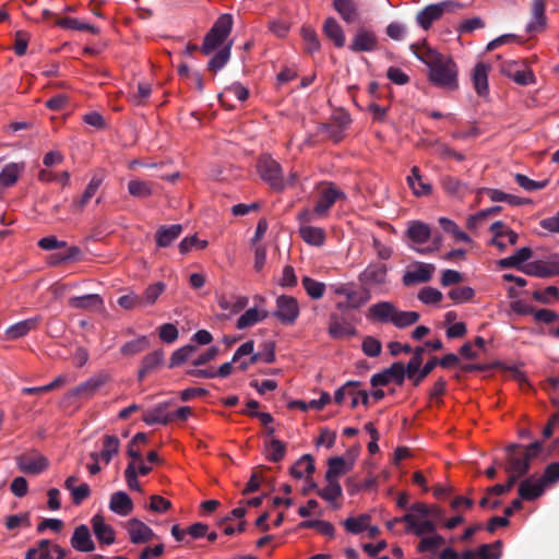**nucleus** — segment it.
<instances>
[{
    "label": "nucleus",
    "instance_id": "nucleus-21",
    "mask_svg": "<svg viewBox=\"0 0 559 559\" xmlns=\"http://www.w3.org/2000/svg\"><path fill=\"white\" fill-rule=\"evenodd\" d=\"M40 321L41 318L37 316L12 324L5 330L7 340L14 341L26 336L39 326Z\"/></svg>",
    "mask_w": 559,
    "mask_h": 559
},
{
    "label": "nucleus",
    "instance_id": "nucleus-47",
    "mask_svg": "<svg viewBox=\"0 0 559 559\" xmlns=\"http://www.w3.org/2000/svg\"><path fill=\"white\" fill-rule=\"evenodd\" d=\"M439 223L444 231L452 235L454 241L456 242H465V243H473V240L471 237L461 230L459 226L451 219L441 217L439 218Z\"/></svg>",
    "mask_w": 559,
    "mask_h": 559
},
{
    "label": "nucleus",
    "instance_id": "nucleus-55",
    "mask_svg": "<svg viewBox=\"0 0 559 559\" xmlns=\"http://www.w3.org/2000/svg\"><path fill=\"white\" fill-rule=\"evenodd\" d=\"M148 347V340L146 336H141L126 343L121 347V354L124 356H132L144 352Z\"/></svg>",
    "mask_w": 559,
    "mask_h": 559
},
{
    "label": "nucleus",
    "instance_id": "nucleus-10",
    "mask_svg": "<svg viewBox=\"0 0 559 559\" xmlns=\"http://www.w3.org/2000/svg\"><path fill=\"white\" fill-rule=\"evenodd\" d=\"M21 472L37 475L48 467V460L38 452H31L20 455L16 459Z\"/></svg>",
    "mask_w": 559,
    "mask_h": 559
},
{
    "label": "nucleus",
    "instance_id": "nucleus-60",
    "mask_svg": "<svg viewBox=\"0 0 559 559\" xmlns=\"http://www.w3.org/2000/svg\"><path fill=\"white\" fill-rule=\"evenodd\" d=\"M265 356L259 355L258 353L252 352L250 354V364L254 365L259 361H263L266 364H272L275 360V344L274 342H265L264 343Z\"/></svg>",
    "mask_w": 559,
    "mask_h": 559
},
{
    "label": "nucleus",
    "instance_id": "nucleus-31",
    "mask_svg": "<svg viewBox=\"0 0 559 559\" xmlns=\"http://www.w3.org/2000/svg\"><path fill=\"white\" fill-rule=\"evenodd\" d=\"M490 67L483 62L475 66L473 71V83L474 87L479 96H486L488 94V73Z\"/></svg>",
    "mask_w": 559,
    "mask_h": 559
},
{
    "label": "nucleus",
    "instance_id": "nucleus-13",
    "mask_svg": "<svg viewBox=\"0 0 559 559\" xmlns=\"http://www.w3.org/2000/svg\"><path fill=\"white\" fill-rule=\"evenodd\" d=\"M490 230L493 235L492 243L500 250H504L507 246H514L518 241V234L502 222L493 223Z\"/></svg>",
    "mask_w": 559,
    "mask_h": 559
},
{
    "label": "nucleus",
    "instance_id": "nucleus-40",
    "mask_svg": "<svg viewBox=\"0 0 559 559\" xmlns=\"http://www.w3.org/2000/svg\"><path fill=\"white\" fill-rule=\"evenodd\" d=\"M119 449L120 441L118 437L106 435L103 438V449L98 456L105 464H108L111 459L119 453Z\"/></svg>",
    "mask_w": 559,
    "mask_h": 559
},
{
    "label": "nucleus",
    "instance_id": "nucleus-7",
    "mask_svg": "<svg viewBox=\"0 0 559 559\" xmlns=\"http://www.w3.org/2000/svg\"><path fill=\"white\" fill-rule=\"evenodd\" d=\"M300 313L298 300L293 296L282 295L276 298L274 317L285 325L296 322Z\"/></svg>",
    "mask_w": 559,
    "mask_h": 559
},
{
    "label": "nucleus",
    "instance_id": "nucleus-51",
    "mask_svg": "<svg viewBox=\"0 0 559 559\" xmlns=\"http://www.w3.org/2000/svg\"><path fill=\"white\" fill-rule=\"evenodd\" d=\"M166 285L163 282H157L148 285L143 295L140 297L142 306H153L158 297L164 293Z\"/></svg>",
    "mask_w": 559,
    "mask_h": 559
},
{
    "label": "nucleus",
    "instance_id": "nucleus-37",
    "mask_svg": "<svg viewBox=\"0 0 559 559\" xmlns=\"http://www.w3.org/2000/svg\"><path fill=\"white\" fill-rule=\"evenodd\" d=\"M24 168L25 164L23 162L5 165L0 173V185L2 187H11L16 183Z\"/></svg>",
    "mask_w": 559,
    "mask_h": 559
},
{
    "label": "nucleus",
    "instance_id": "nucleus-48",
    "mask_svg": "<svg viewBox=\"0 0 559 559\" xmlns=\"http://www.w3.org/2000/svg\"><path fill=\"white\" fill-rule=\"evenodd\" d=\"M532 250L528 247L519 249L513 255L499 261L501 267H520V265L532 258Z\"/></svg>",
    "mask_w": 559,
    "mask_h": 559
},
{
    "label": "nucleus",
    "instance_id": "nucleus-63",
    "mask_svg": "<svg viewBox=\"0 0 559 559\" xmlns=\"http://www.w3.org/2000/svg\"><path fill=\"white\" fill-rule=\"evenodd\" d=\"M442 298V293L433 287H424L418 293V299L426 305L439 304Z\"/></svg>",
    "mask_w": 559,
    "mask_h": 559
},
{
    "label": "nucleus",
    "instance_id": "nucleus-64",
    "mask_svg": "<svg viewBox=\"0 0 559 559\" xmlns=\"http://www.w3.org/2000/svg\"><path fill=\"white\" fill-rule=\"evenodd\" d=\"M301 36L306 43V49L309 52L318 51L320 48V41L317 36V33L311 27H302Z\"/></svg>",
    "mask_w": 559,
    "mask_h": 559
},
{
    "label": "nucleus",
    "instance_id": "nucleus-22",
    "mask_svg": "<svg viewBox=\"0 0 559 559\" xmlns=\"http://www.w3.org/2000/svg\"><path fill=\"white\" fill-rule=\"evenodd\" d=\"M448 7L447 2L430 4L417 14L416 20L424 29H428L435 21L441 19Z\"/></svg>",
    "mask_w": 559,
    "mask_h": 559
},
{
    "label": "nucleus",
    "instance_id": "nucleus-27",
    "mask_svg": "<svg viewBox=\"0 0 559 559\" xmlns=\"http://www.w3.org/2000/svg\"><path fill=\"white\" fill-rule=\"evenodd\" d=\"M69 305L75 309L94 311L103 309L104 301L99 295L91 294L80 297H72L69 299Z\"/></svg>",
    "mask_w": 559,
    "mask_h": 559
},
{
    "label": "nucleus",
    "instance_id": "nucleus-38",
    "mask_svg": "<svg viewBox=\"0 0 559 559\" xmlns=\"http://www.w3.org/2000/svg\"><path fill=\"white\" fill-rule=\"evenodd\" d=\"M182 231V226L179 224L171 225L169 227L162 226L156 231L155 238L158 247H167L175 239L179 237Z\"/></svg>",
    "mask_w": 559,
    "mask_h": 559
},
{
    "label": "nucleus",
    "instance_id": "nucleus-36",
    "mask_svg": "<svg viewBox=\"0 0 559 559\" xmlns=\"http://www.w3.org/2000/svg\"><path fill=\"white\" fill-rule=\"evenodd\" d=\"M269 317L267 310L263 308H250L237 320V328L239 330L254 325L258 322L265 320Z\"/></svg>",
    "mask_w": 559,
    "mask_h": 559
},
{
    "label": "nucleus",
    "instance_id": "nucleus-14",
    "mask_svg": "<svg viewBox=\"0 0 559 559\" xmlns=\"http://www.w3.org/2000/svg\"><path fill=\"white\" fill-rule=\"evenodd\" d=\"M436 267L430 263H416L414 269L407 271L403 275V284L405 286H412L419 283H426L431 280Z\"/></svg>",
    "mask_w": 559,
    "mask_h": 559
},
{
    "label": "nucleus",
    "instance_id": "nucleus-23",
    "mask_svg": "<svg viewBox=\"0 0 559 559\" xmlns=\"http://www.w3.org/2000/svg\"><path fill=\"white\" fill-rule=\"evenodd\" d=\"M406 180L415 197H428L432 193V186L424 180V177L417 166L412 167L411 174L407 176Z\"/></svg>",
    "mask_w": 559,
    "mask_h": 559
},
{
    "label": "nucleus",
    "instance_id": "nucleus-59",
    "mask_svg": "<svg viewBox=\"0 0 559 559\" xmlns=\"http://www.w3.org/2000/svg\"><path fill=\"white\" fill-rule=\"evenodd\" d=\"M209 246L207 240L199 239L197 235L186 237L183 238L178 248L180 253L186 254L188 253L192 248H197L199 250H203Z\"/></svg>",
    "mask_w": 559,
    "mask_h": 559
},
{
    "label": "nucleus",
    "instance_id": "nucleus-18",
    "mask_svg": "<svg viewBox=\"0 0 559 559\" xmlns=\"http://www.w3.org/2000/svg\"><path fill=\"white\" fill-rule=\"evenodd\" d=\"M525 273L538 277L559 275V257H552L547 261H534L526 266Z\"/></svg>",
    "mask_w": 559,
    "mask_h": 559
},
{
    "label": "nucleus",
    "instance_id": "nucleus-20",
    "mask_svg": "<svg viewBox=\"0 0 559 559\" xmlns=\"http://www.w3.org/2000/svg\"><path fill=\"white\" fill-rule=\"evenodd\" d=\"M70 544L73 549L81 552H92L95 549L90 528L85 524L74 528Z\"/></svg>",
    "mask_w": 559,
    "mask_h": 559
},
{
    "label": "nucleus",
    "instance_id": "nucleus-49",
    "mask_svg": "<svg viewBox=\"0 0 559 559\" xmlns=\"http://www.w3.org/2000/svg\"><path fill=\"white\" fill-rule=\"evenodd\" d=\"M221 309L228 311L230 314H236L242 311L248 305V298L245 296H237L230 299L222 297L218 300Z\"/></svg>",
    "mask_w": 559,
    "mask_h": 559
},
{
    "label": "nucleus",
    "instance_id": "nucleus-42",
    "mask_svg": "<svg viewBox=\"0 0 559 559\" xmlns=\"http://www.w3.org/2000/svg\"><path fill=\"white\" fill-rule=\"evenodd\" d=\"M55 545L48 539H41L26 551L25 559H52L51 552Z\"/></svg>",
    "mask_w": 559,
    "mask_h": 559
},
{
    "label": "nucleus",
    "instance_id": "nucleus-58",
    "mask_svg": "<svg viewBox=\"0 0 559 559\" xmlns=\"http://www.w3.org/2000/svg\"><path fill=\"white\" fill-rule=\"evenodd\" d=\"M449 297L456 304L466 302L474 298L475 292L469 286H460L449 292Z\"/></svg>",
    "mask_w": 559,
    "mask_h": 559
},
{
    "label": "nucleus",
    "instance_id": "nucleus-11",
    "mask_svg": "<svg viewBox=\"0 0 559 559\" xmlns=\"http://www.w3.org/2000/svg\"><path fill=\"white\" fill-rule=\"evenodd\" d=\"M405 379V366L402 362H394L390 368L380 373H376L371 378L373 386L386 385L390 382H395L402 385Z\"/></svg>",
    "mask_w": 559,
    "mask_h": 559
},
{
    "label": "nucleus",
    "instance_id": "nucleus-3",
    "mask_svg": "<svg viewBox=\"0 0 559 559\" xmlns=\"http://www.w3.org/2000/svg\"><path fill=\"white\" fill-rule=\"evenodd\" d=\"M429 511L428 506L424 502L412 504L408 511L403 515L405 531L417 536L433 533L436 525L429 519Z\"/></svg>",
    "mask_w": 559,
    "mask_h": 559
},
{
    "label": "nucleus",
    "instance_id": "nucleus-41",
    "mask_svg": "<svg viewBox=\"0 0 559 559\" xmlns=\"http://www.w3.org/2000/svg\"><path fill=\"white\" fill-rule=\"evenodd\" d=\"M233 96L240 102H245L249 96V91L241 84H233L226 87L222 94H219L221 104L227 108H231V106L228 104V100Z\"/></svg>",
    "mask_w": 559,
    "mask_h": 559
},
{
    "label": "nucleus",
    "instance_id": "nucleus-4",
    "mask_svg": "<svg viewBox=\"0 0 559 559\" xmlns=\"http://www.w3.org/2000/svg\"><path fill=\"white\" fill-rule=\"evenodd\" d=\"M233 27V17L229 14L221 15L209 33L205 35L204 41L201 47L203 55H210L216 49L221 48L229 36Z\"/></svg>",
    "mask_w": 559,
    "mask_h": 559
},
{
    "label": "nucleus",
    "instance_id": "nucleus-61",
    "mask_svg": "<svg viewBox=\"0 0 559 559\" xmlns=\"http://www.w3.org/2000/svg\"><path fill=\"white\" fill-rule=\"evenodd\" d=\"M501 555V543L484 544L477 549L479 559H499Z\"/></svg>",
    "mask_w": 559,
    "mask_h": 559
},
{
    "label": "nucleus",
    "instance_id": "nucleus-46",
    "mask_svg": "<svg viewBox=\"0 0 559 559\" xmlns=\"http://www.w3.org/2000/svg\"><path fill=\"white\" fill-rule=\"evenodd\" d=\"M483 191L487 193L488 198L492 202H507L511 205H523L530 203L528 200L519 198L513 194L504 193L503 191L498 189H484Z\"/></svg>",
    "mask_w": 559,
    "mask_h": 559
},
{
    "label": "nucleus",
    "instance_id": "nucleus-52",
    "mask_svg": "<svg viewBox=\"0 0 559 559\" xmlns=\"http://www.w3.org/2000/svg\"><path fill=\"white\" fill-rule=\"evenodd\" d=\"M57 25L64 27V28H70V29L86 31L94 35L99 33V29L96 26L87 24V23H83V22L79 21L78 19H72V17L60 19L57 21Z\"/></svg>",
    "mask_w": 559,
    "mask_h": 559
},
{
    "label": "nucleus",
    "instance_id": "nucleus-28",
    "mask_svg": "<svg viewBox=\"0 0 559 559\" xmlns=\"http://www.w3.org/2000/svg\"><path fill=\"white\" fill-rule=\"evenodd\" d=\"M155 183L151 180L140 178L132 179L128 182V192L133 198L145 199L154 194Z\"/></svg>",
    "mask_w": 559,
    "mask_h": 559
},
{
    "label": "nucleus",
    "instance_id": "nucleus-62",
    "mask_svg": "<svg viewBox=\"0 0 559 559\" xmlns=\"http://www.w3.org/2000/svg\"><path fill=\"white\" fill-rule=\"evenodd\" d=\"M445 540L440 535L423 537L417 546L419 552L433 551L444 545Z\"/></svg>",
    "mask_w": 559,
    "mask_h": 559
},
{
    "label": "nucleus",
    "instance_id": "nucleus-50",
    "mask_svg": "<svg viewBox=\"0 0 559 559\" xmlns=\"http://www.w3.org/2000/svg\"><path fill=\"white\" fill-rule=\"evenodd\" d=\"M233 46V41H228L225 46H223L215 56L210 60L207 68L213 73H216L219 69H222L228 61L230 57V49Z\"/></svg>",
    "mask_w": 559,
    "mask_h": 559
},
{
    "label": "nucleus",
    "instance_id": "nucleus-45",
    "mask_svg": "<svg viewBox=\"0 0 559 559\" xmlns=\"http://www.w3.org/2000/svg\"><path fill=\"white\" fill-rule=\"evenodd\" d=\"M407 236L416 243H425L430 238V228L421 222H412L407 229Z\"/></svg>",
    "mask_w": 559,
    "mask_h": 559
},
{
    "label": "nucleus",
    "instance_id": "nucleus-54",
    "mask_svg": "<svg viewBox=\"0 0 559 559\" xmlns=\"http://www.w3.org/2000/svg\"><path fill=\"white\" fill-rule=\"evenodd\" d=\"M4 525L8 531H15L23 527L31 526V516L28 512L21 514H11L5 518Z\"/></svg>",
    "mask_w": 559,
    "mask_h": 559
},
{
    "label": "nucleus",
    "instance_id": "nucleus-8",
    "mask_svg": "<svg viewBox=\"0 0 559 559\" xmlns=\"http://www.w3.org/2000/svg\"><path fill=\"white\" fill-rule=\"evenodd\" d=\"M258 171L263 180L276 189L282 190L284 188L282 168L281 165L269 156H263L258 162Z\"/></svg>",
    "mask_w": 559,
    "mask_h": 559
},
{
    "label": "nucleus",
    "instance_id": "nucleus-6",
    "mask_svg": "<svg viewBox=\"0 0 559 559\" xmlns=\"http://www.w3.org/2000/svg\"><path fill=\"white\" fill-rule=\"evenodd\" d=\"M542 444L534 442L521 452H514L510 455L507 466V473L524 475L530 468V462L540 452Z\"/></svg>",
    "mask_w": 559,
    "mask_h": 559
},
{
    "label": "nucleus",
    "instance_id": "nucleus-15",
    "mask_svg": "<svg viewBox=\"0 0 559 559\" xmlns=\"http://www.w3.org/2000/svg\"><path fill=\"white\" fill-rule=\"evenodd\" d=\"M110 381L108 373H98L73 389L72 394L80 397H92L98 390Z\"/></svg>",
    "mask_w": 559,
    "mask_h": 559
},
{
    "label": "nucleus",
    "instance_id": "nucleus-57",
    "mask_svg": "<svg viewBox=\"0 0 559 559\" xmlns=\"http://www.w3.org/2000/svg\"><path fill=\"white\" fill-rule=\"evenodd\" d=\"M441 186L447 193L454 197L462 195L465 189L464 183L460 179L452 176L443 177L441 180Z\"/></svg>",
    "mask_w": 559,
    "mask_h": 559
},
{
    "label": "nucleus",
    "instance_id": "nucleus-34",
    "mask_svg": "<svg viewBox=\"0 0 559 559\" xmlns=\"http://www.w3.org/2000/svg\"><path fill=\"white\" fill-rule=\"evenodd\" d=\"M109 508L112 512L126 516L132 512L133 502L126 492L117 491L110 498Z\"/></svg>",
    "mask_w": 559,
    "mask_h": 559
},
{
    "label": "nucleus",
    "instance_id": "nucleus-33",
    "mask_svg": "<svg viewBox=\"0 0 559 559\" xmlns=\"http://www.w3.org/2000/svg\"><path fill=\"white\" fill-rule=\"evenodd\" d=\"M329 334L335 340H346L356 335V329L346 321L332 318L329 323Z\"/></svg>",
    "mask_w": 559,
    "mask_h": 559
},
{
    "label": "nucleus",
    "instance_id": "nucleus-9",
    "mask_svg": "<svg viewBox=\"0 0 559 559\" xmlns=\"http://www.w3.org/2000/svg\"><path fill=\"white\" fill-rule=\"evenodd\" d=\"M501 72L520 85L535 83L533 71L524 62L506 61L501 64Z\"/></svg>",
    "mask_w": 559,
    "mask_h": 559
},
{
    "label": "nucleus",
    "instance_id": "nucleus-24",
    "mask_svg": "<svg viewBox=\"0 0 559 559\" xmlns=\"http://www.w3.org/2000/svg\"><path fill=\"white\" fill-rule=\"evenodd\" d=\"M545 11H546V0H533V2H532V20L527 24V32L539 33L546 28L547 17H546Z\"/></svg>",
    "mask_w": 559,
    "mask_h": 559
},
{
    "label": "nucleus",
    "instance_id": "nucleus-19",
    "mask_svg": "<svg viewBox=\"0 0 559 559\" xmlns=\"http://www.w3.org/2000/svg\"><path fill=\"white\" fill-rule=\"evenodd\" d=\"M93 532L100 544L111 545L116 540V532L114 527L108 524L102 514H95L91 519Z\"/></svg>",
    "mask_w": 559,
    "mask_h": 559
},
{
    "label": "nucleus",
    "instance_id": "nucleus-25",
    "mask_svg": "<svg viewBox=\"0 0 559 559\" xmlns=\"http://www.w3.org/2000/svg\"><path fill=\"white\" fill-rule=\"evenodd\" d=\"M326 485L317 489V495L329 502L334 509L340 508L343 490L337 479L325 478Z\"/></svg>",
    "mask_w": 559,
    "mask_h": 559
},
{
    "label": "nucleus",
    "instance_id": "nucleus-53",
    "mask_svg": "<svg viewBox=\"0 0 559 559\" xmlns=\"http://www.w3.org/2000/svg\"><path fill=\"white\" fill-rule=\"evenodd\" d=\"M197 352V346L194 345H186L181 348L175 350L170 357L169 367L180 366L183 362L188 361Z\"/></svg>",
    "mask_w": 559,
    "mask_h": 559
},
{
    "label": "nucleus",
    "instance_id": "nucleus-39",
    "mask_svg": "<svg viewBox=\"0 0 559 559\" xmlns=\"http://www.w3.org/2000/svg\"><path fill=\"white\" fill-rule=\"evenodd\" d=\"M544 483L542 479L533 481L531 479L524 480L519 487V495L524 500H534L542 496L544 492Z\"/></svg>",
    "mask_w": 559,
    "mask_h": 559
},
{
    "label": "nucleus",
    "instance_id": "nucleus-32",
    "mask_svg": "<svg viewBox=\"0 0 559 559\" xmlns=\"http://www.w3.org/2000/svg\"><path fill=\"white\" fill-rule=\"evenodd\" d=\"M353 468V461H346L341 456H334L328 461V471L324 478L337 479Z\"/></svg>",
    "mask_w": 559,
    "mask_h": 559
},
{
    "label": "nucleus",
    "instance_id": "nucleus-35",
    "mask_svg": "<svg viewBox=\"0 0 559 559\" xmlns=\"http://www.w3.org/2000/svg\"><path fill=\"white\" fill-rule=\"evenodd\" d=\"M325 36L333 41L335 47L342 48L345 45V34L342 26L333 17H328L323 24Z\"/></svg>",
    "mask_w": 559,
    "mask_h": 559
},
{
    "label": "nucleus",
    "instance_id": "nucleus-43",
    "mask_svg": "<svg viewBox=\"0 0 559 559\" xmlns=\"http://www.w3.org/2000/svg\"><path fill=\"white\" fill-rule=\"evenodd\" d=\"M313 472L314 462L310 455H304L290 468V474L297 479L309 477L313 474Z\"/></svg>",
    "mask_w": 559,
    "mask_h": 559
},
{
    "label": "nucleus",
    "instance_id": "nucleus-1",
    "mask_svg": "<svg viewBox=\"0 0 559 559\" xmlns=\"http://www.w3.org/2000/svg\"><path fill=\"white\" fill-rule=\"evenodd\" d=\"M415 55L429 68V81L442 88L459 87L457 67L450 57H444L427 46L413 47Z\"/></svg>",
    "mask_w": 559,
    "mask_h": 559
},
{
    "label": "nucleus",
    "instance_id": "nucleus-12",
    "mask_svg": "<svg viewBox=\"0 0 559 559\" xmlns=\"http://www.w3.org/2000/svg\"><path fill=\"white\" fill-rule=\"evenodd\" d=\"M126 528L133 544H145L155 538V534L151 527L138 519H130L126 523Z\"/></svg>",
    "mask_w": 559,
    "mask_h": 559
},
{
    "label": "nucleus",
    "instance_id": "nucleus-29",
    "mask_svg": "<svg viewBox=\"0 0 559 559\" xmlns=\"http://www.w3.org/2000/svg\"><path fill=\"white\" fill-rule=\"evenodd\" d=\"M299 236L306 243L313 247L323 246L326 239L325 230L312 225L299 227Z\"/></svg>",
    "mask_w": 559,
    "mask_h": 559
},
{
    "label": "nucleus",
    "instance_id": "nucleus-2",
    "mask_svg": "<svg viewBox=\"0 0 559 559\" xmlns=\"http://www.w3.org/2000/svg\"><path fill=\"white\" fill-rule=\"evenodd\" d=\"M367 318L370 321L404 329L415 324L419 320L416 311H402L390 301H380L368 308Z\"/></svg>",
    "mask_w": 559,
    "mask_h": 559
},
{
    "label": "nucleus",
    "instance_id": "nucleus-16",
    "mask_svg": "<svg viewBox=\"0 0 559 559\" xmlns=\"http://www.w3.org/2000/svg\"><path fill=\"white\" fill-rule=\"evenodd\" d=\"M388 269L382 263H371L359 275V281L368 287L379 286L385 283Z\"/></svg>",
    "mask_w": 559,
    "mask_h": 559
},
{
    "label": "nucleus",
    "instance_id": "nucleus-30",
    "mask_svg": "<svg viewBox=\"0 0 559 559\" xmlns=\"http://www.w3.org/2000/svg\"><path fill=\"white\" fill-rule=\"evenodd\" d=\"M142 420L147 425H167L173 421V415L167 412V404H159L153 409L143 413Z\"/></svg>",
    "mask_w": 559,
    "mask_h": 559
},
{
    "label": "nucleus",
    "instance_id": "nucleus-56",
    "mask_svg": "<svg viewBox=\"0 0 559 559\" xmlns=\"http://www.w3.org/2000/svg\"><path fill=\"white\" fill-rule=\"evenodd\" d=\"M307 294L313 299H320L325 292V284L318 282L311 277L305 276L301 281Z\"/></svg>",
    "mask_w": 559,
    "mask_h": 559
},
{
    "label": "nucleus",
    "instance_id": "nucleus-5",
    "mask_svg": "<svg viewBox=\"0 0 559 559\" xmlns=\"http://www.w3.org/2000/svg\"><path fill=\"white\" fill-rule=\"evenodd\" d=\"M318 199L314 204V213L319 217L326 216L330 209L338 201L345 200L346 194L333 182H321L318 188Z\"/></svg>",
    "mask_w": 559,
    "mask_h": 559
},
{
    "label": "nucleus",
    "instance_id": "nucleus-44",
    "mask_svg": "<svg viewBox=\"0 0 559 559\" xmlns=\"http://www.w3.org/2000/svg\"><path fill=\"white\" fill-rule=\"evenodd\" d=\"M371 516L369 514H359L358 516L347 518L343 522V526L346 532L350 534H360L369 528Z\"/></svg>",
    "mask_w": 559,
    "mask_h": 559
},
{
    "label": "nucleus",
    "instance_id": "nucleus-26",
    "mask_svg": "<svg viewBox=\"0 0 559 559\" xmlns=\"http://www.w3.org/2000/svg\"><path fill=\"white\" fill-rule=\"evenodd\" d=\"M333 8L341 15V17L348 24L357 23L360 14L358 5L353 0H334Z\"/></svg>",
    "mask_w": 559,
    "mask_h": 559
},
{
    "label": "nucleus",
    "instance_id": "nucleus-17",
    "mask_svg": "<svg viewBox=\"0 0 559 559\" xmlns=\"http://www.w3.org/2000/svg\"><path fill=\"white\" fill-rule=\"evenodd\" d=\"M378 46V38L374 32L367 28H359L354 35L349 45L354 52L372 51Z\"/></svg>",
    "mask_w": 559,
    "mask_h": 559
}]
</instances>
